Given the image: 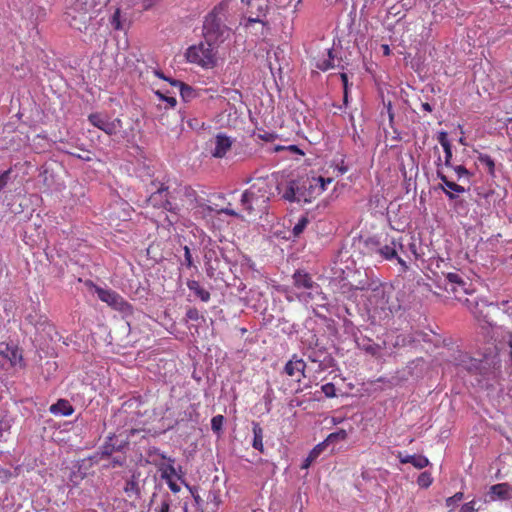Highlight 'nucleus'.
<instances>
[{"mask_svg":"<svg viewBox=\"0 0 512 512\" xmlns=\"http://www.w3.org/2000/svg\"><path fill=\"white\" fill-rule=\"evenodd\" d=\"M155 512H188L187 503L172 504L169 494L162 497L160 503L155 507Z\"/></svg>","mask_w":512,"mask_h":512,"instance_id":"a211bd4d","label":"nucleus"},{"mask_svg":"<svg viewBox=\"0 0 512 512\" xmlns=\"http://www.w3.org/2000/svg\"><path fill=\"white\" fill-rule=\"evenodd\" d=\"M316 66H317L318 69H320L322 71H327V70L333 68L335 66L334 65L333 50L332 49H328V58L319 60L317 62Z\"/></svg>","mask_w":512,"mask_h":512,"instance_id":"7c9ffc66","label":"nucleus"},{"mask_svg":"<svg viewBox=\"0 0 512 512\" xmlns=\"http://www.w3.org/2000/svg\"><path fill=\"white\" fill-rule=\"evenodd\" d=\"M123 492L126 495L127 501L133 507H137L142 499V488L140 486L139 474H132L129 479L125 481Z\"/></svg>","mask_w":512,"mask_h":512,"instance_id":"9b49d317","label":"nucleus"},{"mask_svg":"<svg viewBox=\"0 0 512 512\" xmlns=\"http://www.w3.org/2000/svg\"><path fill=\"white\" fill-rule=\"evenodd\" d=\"M35 317H36V315L34 316V315L30 314L26 317V321L29 322L34 327H38V325L42 326L47 323L46 318L42 319V317H40L38 321H34Z\"/></svg>","mask_w":512,"mask_h":512,"instance_id":"79ce46f5","label":"nucleus"},{"mask_svg":"<svg viewBox=\"0 0 512 512\" xmlns=\"http://www.w3.org/2000/svg\"><path fill=\"white\" fill-rule=\"evenodd\" d=\"M185 486L188 488L189 492L191 493V495H192V497H193V499L195 501L196 506L199 509H202L203 499L201 498V496L198 493V487L190 486L188 484H185Z\"/></svg>","mask_w":512,"mask_h":512,"instance_id":"4c0bfd02","label":"nucleus"},{"mask_svg":"<svg viewBox=\"0 0 512 512\" xmlns=\"http://www.w3.org/2000/svg\"><path fill=\"white\" fill-rule=\"evenodd\" d=\"M504 234L502 232H498L496 235H492L487 239V245L490 246L491 250L498 251L497 244L502 246L503 243H509L512 239H503Z\"/></svg>","mask_w":512,"mask_h":512,"instance_id":"c756f323","label":"nucleus"},{"mask_svg":"<svg viewBox=\"0 0 512 512\" xmlns=\"http://www.w3.org/2000/svg\"><path fill=\"white\" fill-rule=\"evenodd\" d=\"M0 354L2 357L9 360L12 366L17 365L22 360V355L19 349L8 343L0 344Z\"/></svg>","mask_w":512,"mask_h":512,"instance_id":"aec40b11","label":"nucleus"},{"mask_svg":"<svg viewBox=\"0 0 512 512\" xmlns=\"http://www.w3.org/2000/svg\"><path fill=\"white\" fill-rule=\"evenodd\" d=\"M224 20L225 5L219 4L205 17L203 36L206 41L219 44L229 38L230 29L224 24Z\"/></svg>","mask_w":512,"mask_h":512,"instance_id":"7ed1b4c3","label":"nucleus"},{"mask_svg":"<svg viewBox=\"0 0 512 512\" xmlns=\"http://www.w3.org/2000/svg\"><path fill=\"white\" fill-rule=\"evenodd\" d=\"M475 504H476L475 500L467 502L461 506L459 512H476L477 509L475 507Z\"/></svg>","mask_w":512,"mask_h":512,"instance_id":"37998d69","label":"nucleus"},{"mask_svg":"<svg viewBox=\"0 0 512 512\" xmlns=\"http://www.w3.org/2000/svg\"><path fill=\"white\" fill-rule=\"evenodd\" d=\"M216 43L210 41L201 42L191 46L186 51L188 62L200 65L203 68H212L216 64Z\"/></svg>","mask_w":512,"mask_h":512,"instance_id":"0eeeda50","label":"nucleus"},{"mask_svg":"<svg viewBox=\"0 0 512 512\" xmlns=\"http://www.w3.org/2000/svg\"><path fill=\"white\" fill-rule=\"evenodd\" d=\"M208 504H212V510L216 511L221 504V497L219 490H210L207 496Z\"/></svg>","mask_w":512,"mask_h":512,"instance_id":"473e14b6","label":"nucleus"},{"mask_svg":"<svg viewBox=\"0 0 512 512\" xmlns=\"http://www.w3.org/2000/svg\"><path fill=\"white\" fill-rule=\"evenodd\" d=\"M186 317L189 320L198 321L199 318H200V314H199L198 309L197 308H190V309H188V311L186 312Z\"/></svg>","mask_w":512,"mask_h":512,"instance_id":"de8ad7c7","label":"nucleus"},{"mask_svg":"<svg viewBox=\"0 0 512 512\" xmlns=\"http://www.w3.org/2000/svg\"><path fill=\"white\" fill-rule=\"evenodd\" d=\"M407 236H394L386 235L382 238L380 247L378 249V257L380 260L393 261L397 260L400 265V272L405 273L408 271L409 266L407 262L399 255V253L406 254L404 240Z\"/></svg>","mask_w":512,"mask_h":512,"instance_id":"20e7f679","label":"nucleus"},{"mask_svg":"<svg viewBox=\"0 0 512 512\" xmlns=\"http://www.w3.org/2000/svg\"><path fill=\"white\" fill-rule=\"evenodd\" d=\"M439 142L441 146L443 147L444 153H445V164L447 166L450 165V161L452 159V150H451V144L447 139V135L445 132H441L439 135Z\"/></svg>","mask_w":512,"mask_h":512,"instance_id":"cd10ccee","label":"nucleus"},{"mask_svg":"<svg viewBox=\"0 0 512 512\" xmlns=\"http://www.w3.org/2000/svg\"><path fill=\"white\" fill-rule=\"evenodd\" d=\"M224 423L223 415H216L211 419V429L213 432L219 434L222 431Z\"/></svg>","mask_w":512,"mask_h":512,"instance_id":"e433bc0d","label":"nucleus"},{"mask_svg":"<svg viewBox=\"0 0 512 512\" xmlns=\"http://www.w3.org/2000/svg\"><path fill=\"white\" fill-rule=\"evenodd\" d=\"M165 482L172 492L178 493L180 491V486L173 480V478L166 479Z\"/></svg>","mask_w":512,"mask_h":512,"instance_id":"8fccbe9b","label":"nucleus"},{"mask_svg":"<svg viewBox=\"0 0 512 512\" xmlns=\"http://www.w3.org/2000/svg\"><path fill=\"white\" fill-rule=\"evenodd\" d=\"M306 362L297 354H293L289 361L285 364L283 372L296 382L300 383L305 375Z\"/></svg>","mask_w":512,"mask_h":512,"instance_id":"f8f14e48","label":"nucleus"},{"mask_svg":"<svg viewBox=\"0 0 512 512\" xmlns=\"http://www.w3.org/2000/svg\"><path fill=\"white\" fill-rule=\"evenodd\" d=\"M365 350L369 353H371L372 355H375L376 354V350L377 348L372 346V345H369L365 348Z\"/></svg>","mask_w":512,"mask_h":512,"instance_id":"680f3d73","label":"nucleus"},{"mask_svg":"<svg viewBox=\"0 0 512 512\" xmlns=\"http://www.w3.org/2000/svg\"><path fill=\"white\" fill-rule=\"evenodd\" d=\"M184 256H185V266L187 268L193 267L192 255L190 252V248L188 246L184 247Z\"/></svg>","mask_w":512,"mask_h":512,"instance_id":"a18cd8bd","label":"nucleus"},{"mask_svg":"<svg viewBox=\"0 0 512 512\" xmlns=\"http://www.w3.org/2000/svg\"><path fill=\"white\" fill-rule=\"evenodd\" d=\"M176 194L183 207L195 210V214L201 215L207 221L213 220L215 217L225 221L224 216L235 214V210L231 208L220 207L216 203L208 204V200L198 195L191 187H181L176 191Z\"/></svg>","mask_w":512,"mask_h":512,"instance_id":"f03ea898","label":"nucleus"},{"mask_svg":"<svg viewBox=\"0 0 512 512\" xmlns=\"http://www.w3.org/2000/svg\"><path fill=\"white\" fill-rule=\"evenodd\" d=\"M288 149L290 151H293V152L297 153V154L303 155V152L297 146H295V145H290L288 147Z\"/></svg>","mask_w":512,"mask_h":512,"instance_id":"bf43d9fd","label":"nucleus"},{"mask_svg":"<svg viewBox=\"0 0 512 512\" xmlns=\"http://www.w3.org/2000/svg\"><path fill=\"white\" fill-rule=\"evenodd\" d=\"M155 94L159 97L160 100L165 101L169 105V107H174L177 103L175 97L166 96L161 91H156Z\"/></svg>","mask_w":512,"mask_h":512,"instance_id":"ea45409f","label":"nucleus"},{"mask_svg":"<svg viewBox=\"0 0 512 512\" xmlns=\"http://www.w3.org/2000/svg\"><path fill=\"white\" fill-rule=\"evenodd\" d=\"M341 79L343 81L344 88H345L344 100H345V102H347V82H348L347 75L346 74H342L341 75Z\"/></svg>","mask_w":512,"mask_h":512,"instance_id":"5fc2aeb1","label":"nucleus"},{"mask_svg":"<svg viewBox=\"0 0 512 512\" xmlns=\"http://www.w3.org/2000/svg\"><path fill=\"white\" fill-rule=\"evenodd\" d=\"M283 198L291 202H300L302 199H305L300 183L298 181H290L283 192Z\"/></svg>","mask_w":512,"mask_h":512,"instance_id":"412c9836","label":"nucleus"},{"mask_svg":"<svg viewBox=\"0 0 512 512\" xmlns=\"http://www.w3.org/2000/svg\"><path fill=\"white\" fill-rule=\"evenodd\" d=\"M480 364H481V362L474 360V359H470V365L467 366V369L469 371H471L472 369H478Z\"/></svg>","mask_w":512,"mask_h":512,"instance_id":"603ef678","label":"nucleus"},{"mask_svg":"<svg viewBox=\"0 0 512 512\" xmlns=\"http://www.w3.org/2000/svg\"><path fill=\"white\" fill-rule=\"evenodd\" d=\"M234 140L224 133H218L213 139L210 140V153L215 158H223L231 149Z\"/></svg>","mask_w":512,"mask_h":512,"instance_id":"ddd939ff","label":"nucleus"},{"mask_svg":"<svg viewBox=\"0 0 512 512\" xmlns=\"http://www.w3.org/2000/svg\"><path fill=\"white\" fill-rule=\"evenodd\" d=\"M77 7H69L66 12V21L70 26L81 30V25H85L87 22V9L83 5Z\"/></svg>","mask_w":512,"mask_h":512,"instance_id":"dca6fc26","label":"nucleus"},{"mask_svg":"<svg viewBox=\"0 0 512 512\" xmlns=\"http://www.w3.org/2000/svg\"><path fill=\"white\" fill-rule=\"evenodd\" d=\"M512 498V486L506 482L492 485L484 501L486 503L494 502L497 500L506 501Z\"/></svg>","mask_w":512,"mask_h":512,"instance_id":"2eb2a0df","label":"nucleus"},{"mask_svg":"<svg viewBox=\"0 0 512 512\" xmlns=\"http://www.w3.org/2000/svg\"><path fill=\"white\" fill-rule=\"evenodd\" d=\"M473 306L470 307L478 324L483 328H491L495 325L493 316H495L501 309L508 313L510 307L509 301H502L500 304L488 302L484 298H479L474 301Z\"/></svg>","mask_w":512,"mask_h":512,"instance_id":"39448f33","label":"nucleus"},{"mask_svg":"<svg viewBox=\"0 0 512 512\" xmlns=\"http://www.w3.org/2000/svg\"><path fill=\"white\" fill-rule=\"evenodd\" d=\"M339 170H340L341 174H343V173H345L347 171V168L341 167Z\"/></svg>","mask_w":512,"mask_h":512,"instance_id":"338daca9","label":"nucleus"},{"mask_svg":"<svg viewBox=\"0 0 512 512\" xmlns=\"http://www.w3.org/2000/svg\"><path fill=\"white\" fill-rule=\"evenodd\" d=\"M167 188L161 185L157 190L149 196L147 202L149 205L158 208H164L165 210H174L177 208V203H173L168 198Z\"/></svg>","mask_w":512,"mask_h":512,"instance_id":"4468645a","label":"nucleus"},{"mask_svg":"<svg viewBox=\"0 0 512 512\" xmlns=\"http://www.w3.org/2000/svg\"><path fill=\"white\" fill-rule=\"evenodd\" d=\"M508 345L510 347V358L512 360V334H509Z\"/></svg>","mask_w":512,"mask_h":512,"instance_id":"0e129e2a","label":"nucleus"},{"mask_svg":"<svg viewBox=\"0 0 512 512\" xmlns=\"http://www.w3.org/2000/svg\"><path fill=\"white\" fill-rule=\"evenodd\" d=\"M382 241V236L379 237H360V242L362 243V253L365 255H369L371 257H376L378 254V249L380 247Z\"/></svg>","mask_w":512,"mask_h":512,"instance_id":"6ab92c4d","label":"nucleus"},{"mask_svg":"<svg viewBox=\"0 0 512 512\" xmlns=\"http://www.w3.org/2000/svg\"><path fill=\"white\" fill-rule=\"evenodd\" d=\"M315 180L320 184V191H324L326 186L332 182L331 178L325 179L323 177H318Z\"/></svg>","mask_w":512,"mask_h":512,"instance_id":"3c124183","label":"nucleus"},{"mask_svg":"<svg viewBox=\"0 0 512 512\" xmlns=\"http://www.w3.org/2000/svg\"><path fill=\"white\" fill-rule=\"evenodd\" d=\"M454 171L456 172L459 179L470 176V172L462 165L454 167Z\"/></svg>","mask_w":512,"mask_h":512,"instance_id":"c03bdc74","label":"nucleus"},{"mask_svg":"<svg viewBox=\"0 0 512 512\" xmlns=\"http://www.w3.org/2000/svg\"><path fill=\"white\" fill-rule=\"evenodd\" d=\"M406 236L407 237L405 238L404 242L408 241L407 246L411 254L414 256L416 260L421 258L424 255V252L421 249H419L416 242L413 240L412 236Z\"/></svg>","mask_w":512,"mask_h":512,"instance_id":"2f4dec72","label":"nucleus"},{"mask_svg":"<svg viewBox=\"0 0 512 512\" xmlns=\"http://www.w3.org/2000/svg\"><path fill=\"white\" fill-rule=\"evenodd\" d=\"M323 448H324V444L321 443V444H318L316 445L311 451L310 453L308 454V456L305 458V460L303 461L302 465H301V468L302 469H308L311 464L318 458V456L321 454V452L323 451Z\"/></svg>","mask_w":512,"mask_h":512,"instance_id":"bb28decb","label":"nucleus"},{"mask_svg":"<svg viewBox=\"0 0 512 512\" xmlns=\"http://www.w3.org/2000/svg\"><path fill=\"white\" fill-rule=\"evenodd\" d=\"M293 283L297 289H305L318 292L319 285L315 283L311 275L303 270H297L293 274Z\"/></svg>","mask_w":512,"mask_h":512,"instance_id":"f3484780","label":"nucleus"},{"mask_svg":"<svg viewBox=\"0 0 512 512\" xmlns=\"http://www.w3.org/2000/svg\"><path fill=\"white\" fill-rule=\"evenodd\" d=\"M49 412L53 415L70 416L74 413V407L66 399H59L56 403L52 404Z\"/></svg>","mask_w":512,"mask_h":512,"instance_id":"5701e85b","label":"nucleus"},{"mask_svg":"<svg viewBox=\"0 0 512 512\" xmlns=\"http://www.w3.org/2000/svg\"><path fill=\"white\" fill-rule=\"evenodd\" d=\"M439 177L442 181V189L445 191L449 198H454L456 195L462 194L465 192L463 186L458 185L452 181H449L446 176L440 175Z\"/></svg>","mask_w":512,"mask_h":512,"instance_id":"393cba45","label":"nucleus"},{"mask_svg":"<svg viewBox=\"0 0 512 512\" xmlns=\"http://www.w3.org/2000/svg\"><path fill=\"white\" fill-rule=\"evenodd\" d=\"M307 218L306 217H302L298 220V223L297 224H300V225H303V224H307Z\"/></svg>","mask_w":512,"mask_h":512,"instance_id":"69168bd1","label":"nucleus"},{"mask_svg":"<svg viewBox=\"0 0 512 512\" xmlns=\"http://www.w3.org/2000/svg\"><path fill=\"white\" fill-rule=\"evenodd\" d=\"M433 482L431 474L427 471L422 472L417 478V484L421 488H428Z\"/></svg>","mask_w":512,"mask_h":512,"instance_id":"f704fd0d","label":"nucleus"},{"mask_svg":"<svg viewBox=\"0 0 512 512\" xmlns=\"http://www.w3.org/2000/svg\"><path fill=\"white\" fill-rule=\"evenodd\" d=\"M110 22H111V25L114 27V29H116V30L122 29V24L120 21V9H116L114 14L112 15Z\"/></svg>","mask_w":512,"mask_h":512,"instance_id":"a19ab883","label":"nucleus"},{"mask_svg":"<svg viewBox=\"0 0 512 512\" xmlns=\"http://www.w3.org/2000/svg\"><path fill=\"white\" fill-rule=\"evenodd\" d=\"M170 83H171L173 86H175V87L179 88V90H180V94H181L182 98H183L185 101H187V100H189L190 98L194 97V91H193V89H192L190 86H188V85H186V84H184L183 82L178 81V80L170 81Z\"/></svg>","mask_w":512,"mask_h":512,"instance_id":"c85d7f7f","label":"nucleus"},{"mask_svg":"<svg viewBox=\"0 0 512 512\" xmlns=\"http://www.w3.org/2000/svg\"><path fill=\"white\" fill-rule=\"evenodd\" d=\"M470 286L468 279L458 270L443 273V278L438 280V287L458 301H462L470 293Z\"/></svg>","mask_w":512,"mask_h":512,"instance_id":"423d86ee","label":"nucleus"},{"mask_svg":"<svg viewBox=\"0 0 512 512\" xmlns=\"http://www.w3.org/2000/svg\"><path fill=\"white\" fill-rule=\"evenodd\" d=\"M477 159L480 164L487 167L489 173L493 174L495 163L489 155L480 153Z\"/></svg>","mask_w":512,"mask_h":512,"instance_id":"72a5a7b5","label":"nucleus"},{"mask_svg":"<svg viewBox=\"0 0 512 512\" xmlns=\"http://www.w3.org/2000/svg\"><path fill=\"white\" fill-rule=\"evenodd\" d=\"M397 457L400 463L412 464L417 469H423L430 464L429 459L423 455H403L401 452H399Z\"/></svg>","mask_w":512,"mask_h":512,"instance_id":"4be33fe9","label":"nucleus"},{"mask_svg":"<svg viewBox=\"0 0 512 512\" xmlns=\"http://www.w3.org/2000/svg\"><path fill=\"white\" fill-rule=\"evenodd\" d=\"M88 120L94 127L110 136L117 134L123 127L120 118L111 119L107 114L103 113H92L88 116Z\"/></svg>","mask_w":512,"mask_h":512,"instance_id":"1a4fd4ad","label":"nucleus"},{"mask_svg":"<svg viewBox=\"0 0 512 512\" xmlns=\"http://www.w3.org/2000/svg\"><path fill=\"white\" fill-rule=\"evenodd\" d=\"M252 431H253L252 447L254 449L258 450L260 453H263L264 452L263 428L260 426V424L258 422H253L252 423Z\"/></svg>","mask_w":512,"mask_h":512,"instance_id":"a878e982","label":"nucleus"},{"mask_svg":"<svg viewBox=\"0 0 512 512\" xmlns=\"http://www.w3.org/2000/svg\"><path fill=\"white\" fill-rule=\"evenodd\" d=\"M421 107H422L423 110H425L427 112H431L432 111V106L429 103H427V102L422 103Z\"/></svg>","mask_w":512,"mask_h":512,"instance_id":"052dcab7","label":"nucleus"},{"mask_svg":"<svg viewBox=\"0 0 512 512\" xmlns=\"http://www.w3.org/2000/svg\"><path fill=\"white\" fill-rule=\"evenodd\" d=\"M463 498H464L463 492H457L453 496L448 497L446 499V506L448 508H450V510H453L456 508L458 503L463 500Z\"/></svg>","mask_w":512,"mask_h":512,"instance_id":"c9c22d12","label":"nucleus"},{"mask_svg":"<svg viewBox=\"0 0 512 512\" xmlns=\"http://www.w3.org/2000/svg\"><path fill=\"white\" fill-rule=\"evenodd\" d=\"M270 195V187L267 181L258 178L242 195L241 211L243 214H238L235 211V214L231 216H235L236 220L246 222H255L262 219V216L267 214Z\"/></svg>","mask_w":512,"mask_h":512,"instance_id":"f257e3e1","label":"nucleus"},{"mask_svg":"<svg viewBox=\"0 0 512 512\" xmlns=\"http://www.w3.org/2000/svg\"><path fill=\"white\" fill-rule=\"evenodd\" d=\"M154 1H155V0H144V1H143V7H144V9H148V8H150V7L152 6V4H153V2H154Z\"/></svg>","mask_w":512,"mask_h":512,"instance_id":"e2e57ef3","label":"nucleus"},{"mask_svg":"<svg viewBox=\"0 0 512 512\" xmlns=\"http://www.w3.org/2000/svg\"><path fill=\"white\" fill-rule=\"evenodd\" d=\"M158 455L161 457V459L167 461V463H163L159 467L162 479L166 480L169 478H173V476H177V472L174 467L175 460L173 458L167 457L164 454H158ZM178 478L181 479V476L178 475Z\"/></svg>","mask_w":512,"mask_h":512,"instance_id":"b1692460","label":"nucleus"},{"mask_svg":"<svg viewBox=\"0 0 512 512\" xmlns=\"http://www.w3.org/2000/svg\"><path fill=\"white\" fill-rule=\"evenodd\" d=\"M188 287L193 292H196V290H199L201 288L200 284L197 281H191L188 283Z\"/></svg>","mask_w":512,"mask_h":512,"instance_id":"864d4df0","label":"nucleus"},{"mask_svg":"<svg viewBox=\"0 0 512 512\" xmlns=\"http://www.w3.org/2000/svg\"><path fill=\"white\" fill-rule=\"evenodd\" d=\"M305 226H293L294 236L300 235L304 231Z\"/></svg>","mask_w":512,"mask_h":512,"instance_id":"6e6d98bb","label":"nucleus"},{"mask_svg":"<svg viewBox=\"0 0 512 512\" xmlns=\"http://www.w3.org/2000/svg\"><path fill=\"white\" fill-rule=\"evenodd\" d=\"M98 298L110 307L123 313L132 311V306L116 291L111 289L96 288Z\"/></svg>","mask_w":512,"mask_h":512,"instance_id":"9d476101","label":"nucleus"},{"mask_svg":"<svg viewBox=\"0 0 512 512\" xmlns=\"http://www.w3.org/2000/svg\"><path fill=\"white\" fill-rule=\"evenodd\" d=\"M459 141H460V143H461V144L465 145V142H464V139H463V138H460V140H459Z\"/></svg>","mask_w":512,"mask_h":512,"instance_id":"774afa93","label":"nucleus"},{"mask_svg":"<svg viewBox=\"0 0 512 512\" xmlns=\"http://www.w3.org/2000/svg\"><path fill=\"white\" fill-rule=\"evenodd\" d=\"M141 432H142V430H139V429H131V430L129 431V433H128L127 437H128L129 439H132L136 434H139V433H141Z\"/></svg>","mask_w":512,"mask_h":512,"instance_id":"13d9d810","label":"nucleus"},{"mask_svg":"<svg viewBox=\"0 0 512 512\" xmlns=\"http://www.w3.org/2000/svg\"><path fill=\"white\" fill-rule=\"evenodd\" d=\"M242 3L247 6V20L244 26L247 29L253 28L256 24H259V29L255 30V34H264L266 24L264 18L268 9V0H241Z\"/></svg>","mask_w":512,"mask_h":512,"instance_id":"6e6552de","label":"nucleus"},{"mask_svg":"<svg viewBox=\"0 0 512 512\" xmlns=\"http://www.w3.org/2000/svg\"><path fill=\"white\" fill-rule=\"evenodd\" d=\"M203 302H208L210 300V293L201 287L199 290L194 292Z\"/></svg>","mask_w":512,"mask_h":512,"instance_id":"49530a36","label":"nucleus"},{"mask_svg":"<svg viewBox=\"0 0 512 512\" xmlns=\"http://www.w3.org/2000/svg\"><path fill=\"white\" fill-rule=\"evenodd\" d=\"M321 390L328 398H333L336 396V388L333 383H326L322 385Z\"/></svg>","mask_w":512,"mask_h":512,"instance_id":"58836bf2","label":"nucleus"},{"mask_svg":"<svg viewBox=\"0 0 512 512\" xmlns=\"http://www.w3.org/2000/svg\"><path fill=\"white\" fill-rule=\"evenodd\" d=\"M382 52L385 56H389L391 53L390 47L388 44H382L381 45Z\"/></svg>","mask_w":512,"mask_h":512,"instance_id":"4d7b16f0","label":"nucleus"},{"mask_svg":"<svg viewBox=\"0 0 512 512\" xmlns=\"http://www.w3.org/2000/svg\"><path fill=\"white\" fill-rule=\"evenodd\" d=\"M347 438V433L345 430H340L338 432H335V433H331L327 440H333V439H341V440H345Z\"/></svg>","mask_w":512,"mask_h":512,"instance_id":"09e8293b","label":"nucleus"}]
</instances>
